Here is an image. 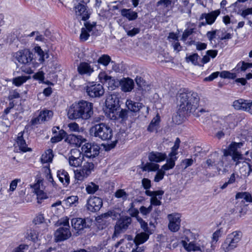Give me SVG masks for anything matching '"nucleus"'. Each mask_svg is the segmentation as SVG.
Masks as SVG:
<instances>
[{
  "instance_id": "1",
  "label": "nucleus",
  "mask_w": 252,
  "mask_h": 252,
  "mask_svg": "<svg viewBox=\"0 0 252 252\" xmlns=\"http://www.w3.org/2000/svg\"><path fill=\"white\" fill-rule=\"evenodd\" d=\"M178 99V113L180 115L193 113L198 107L199 97L198 94L194 92L184 91L179 94Z\"/></svg>"
},
{
  "instance_id": "2",
  "label": "nucleus",
  "mask_w": 252,
  "mask_h": 252,
  "mask_svg": "<svg viewBox=\"0 0 252 252\" xmlns=\"http://www.w3.org/2000/svg\"><path fill=\"white\" fill-rule=\"evenodd\" d=\"M91 136L103 141H108L113 137V130L108 125L101 123L93 126L90 129Z\"/></svg>"
},
{
  "instance_id": "3",
  "label": "nucleus",
  "mask_w": 252,
  "mask_h": 252,
  "mask_svg": "<svg viewBox=\"0 0 252 252\" xmlns=\"http://www.w3.org/2000/svg\"><path fill=\"white\" fill-rule=\"evenodd\" d=\"M242 233L240 231H234L227 235L221 249L224 252L230 251L236 248L241 240Z\"/></svg>"
},
{
  "instance_id": "4",
  "label": "nucleus",
  "mask_w": 252,
  "mask_h": 252,
  "mask_svg": "<svg viewBox=\"0 0 252 252\" xmlns=\"http://www.w3.org/2000/svg\"><path fill=\"white\" fill-rule=\"evenodd\" d=\"M243 145L242 142H233L228 147L227 150L223 152L224 156H231L232 159L236 162V165L239 163V160L243 159L242 155L238 151V149L241 148Z\"/></svg>"
},
{
  "instance_id": "5",
  "label": "nucleus",
  "mask_w": 252,
  "mask_h": 252,
  "mask_svg": "<svg viewBox=\"0 0 252 252\" xmlns=\"http://www.w3.org/2000/svg\"><path fill=\"white\" fill-rule=\"evenodd\" d=\"M131 221L132 220L130 217L122 216L120 217L115 226V231L112 238L114 239L121 233L124 232L130 225Z\"/></svg>"
},
{
  "instance_id": "6",
  "label": "nucleus",
  "mask_w": 252,
  "mask_h": 252,
  "mask_svg": "<svg viewBox=\"0 0 252 252\" xmlns=\"http://www.w3.org/2000/svg\"><path fill=\"white\" fill-rule=\"evenodd\" d=\"M82 151L85 157L88 158H94L99 154L100 147L95 143H87L82 147Z\"/></svg>"
},
{
  "instance_id": "7",
  "label": "nucleus",
  "mask_w": 252,
  "mask_h": 252,
  "mask_svg": "<svg viewBox=\"0 0 252 252\" xmlns=\"http://www.w3.org/2000/svg\"><path fill=\"white\" fill-rule=\"evenodd\" d=\"M87 94L91 97H100L104 93L102 85L94 82L89 83L86 87Z\"/></svg>"
},
{
  "instance_id": "8",
  "label": "nucleus",
  "mask_w": 252,
  "mask_h": 252,
  "mask_svg": "<svg viewBox=\"0 0 252 252\" xmlns=\"http://www.w3.org/2000/svg\"><path fill=\"white\" fill-rule=\"evenodd\" d=\"M103 205L102 200L96 196H91L87 200L86 207L88 211L94 213L98 211Z\"/></svg>"
},
{
  "instance_id": "9",
  "label": "nucleus",
  "mask_w": 252,
  "mask_h": 252,
  "mask_svg": "<svg viewBox=\"0 0 252 252\" xmlns=\"http://www.w3.org/2000/svg\"><path fill=\"white\" fill-rule=\"evenodd\" d=\"M73 228L77 231L82 230L85 228H89L92 223L91 219L87 218H73L71 221Z\"/></svg>"
},
{
  "instance_id": "10",
  "label": "nucleus",
  "mask_w": 252,
  "mask_h": 252,
  "mask_svg": "<svg viewBox=\"0 0 252 252\" xmlns=\"http://www.w3.org/2000/svg\"><path fill=\"white\" fill-rule=\"evenodd\" d=\"M33 56L32 53L29 50L24 49L16 53L14 57L19 63L28 65L32 60Z\"/></svg>"
},
{
  "instance_id": "11",
  "label": "nucleus",
  "mask_w": 252,
  "mask_h": 252,
  "mask_svg": "<svg viewBox=\"0 0 252 252\" xmlns=\"http://www.w3.org/2000/svg\"><path fill=\"white\" fill-rule=\"evenodd\" d=\"M234 108L238 110H243L252 114V100L239 99L233 103Z\"/></svg>"
},
{
  "instance_id": "12",
  "label": "nucleus",
  "mask_w": 252,
  "mask_h": 252,
  "mask_svg": "<svg viewBox=\"0 0 252 252\" xmlns=\"http://www.w3.org/2000/svg\"><path fill=\"white\" fill-rule=\"evenodd\" d=\"M75 103L81 113L84 114L87 119H89L93 114V104L85 100H81Z\"/></svg>"
},
{
  "instance_id": "13",
  "label": "nucleus",
  "mask_w": 252,
  "mask_h": 252,
  "mask_svg": "<svg viewBox=\"0 0 252 252\" xmlns=\"http://www.w3.org/2000/svg\"><path fill=\"white\" fill-rule=\"evenodd\" d=\"M119 95L113 94H109L105 100V105L107 108L113 112L120 107Z\"/></svg>"
},
{
  "instance_id": "14",
  "label": "nucleus",
  "mask_w": 252,
  "mask_h": 252,
  "mask_svg": "<svg viewBox=\"0 0 252 252\" xmlns=\"http://www.w3.org/2000/svg\"><path fill=\"white\" fill-rule=\"evenodd\" d=\"M83 3H84V0H80L75 6V12L78 19L86 21L89 19L90 13L87 9L86 4Z\"/></svg>"
},
{
  "instance_id": "15",
  "label": "nucleus",
  "mask_w": 252,
  "mask_h": 252,
  "mask_svg": "<svg viewBox=\"0 0 252 252\" xmlns=\"http://www.w3.org/2000/svg\"><path fill=\"white\" fill-rule=\"evenodd\" d=\"M169 220L168 228L173 232L177 231L180 227V216L179 214H173L168 215Z\"/></svg>"
},
{
  "instance_id": "16",
  "label": "nucleus",
  "mask_w": 252,
  "mask_h": 252,
  "mask_svg": "<svg viewBox=\"0 0 252 252\" xmlns=\"http://www.w3.org/2000/svg\"><path fill=\"white\" fill-rule=\"evenodd\" d=\"M182 246L188 252L191 251H203L204 247L201 246L198 244H196L194 241L190 242L189 239L186 237L184 240H182L181 242Z\"/></svg>"
},
{
  "instance_id": "17",
  "label": "nucleus",
  "mask_w": 252,
  "mask_h": 252,
  "mask_svg": "<svg viewBox=\"0 0 252 252\" xmlns=\"http://www.w3.org/2000/svg\"><path fill=\"white\" fill-rule=\"evenodd\" d=\"M77 104L74 103L69 107L67 116L69 119L75 120L77 119H82L83 120H87L84 114L81 113Z\"/></svg>"
},
{
  "instance_id": "18",
  "label": "nucleus",
  "mask_w": 252,
  "mask_h": 252,
  "mask_svg": "<svg viewBox=\"0 0 252 252\" xmlns=\"http://www.w3.org/2000/svg\"><path fill=\"white\" fill-rule=\"evenodd\" d=\"M71 233L68 227H59L55 233V237L57 241H62L69 238Z\"/></svg>"
},
{
  "instance_id": "19",
  "label": "nucleus",
  "mask_w": 252,
  "mask_h": 252,
  "mask_svg": "<svg viewBox=\"0 0 252 252\" xmlns=\"http://www.w3.org/2000/svg\"><path fill=\"white\" fill-rule=\"evenodd\" d=\"M77 71L79 74L81 75L90 76L94 70L90 63L86 62H82L78 66Z\"/></svg>"
},
{
  "instance_id": "20",
  "label": "nucleus",
  "mask_w": 252,
  "mask_h": 252,
  "mask_svg": "<svg viewBox=\"0 0 252 252\" xmlns=\"http://www.w3.org/2000/svg\"><path fill=\"white\" fill-rule=\"evenodd\" d=\"M220 13V11L219 9L213 11L208 13H203L200 17V20L205 19L208 25H212L215 22L216 18Z\"/></svg>"
},
{
  "instance_id": "21",
  "label": "nucleus",
  "mask_w": 252,
  "mask_h": 252,
  "mask_svg": "<svg viewBox=\"0 0 252 252\" xmlns=\"http://www.w3.org/2000/svg\"><path fill=\"white\" fill-rule=\"evenodd\" d=\"M167 157L165 153L158 152H151L148 155L149 160L151 162H154L156 163L160 162L164 160Z\"/></svg>"
},
{
  "instance_id": "22",
  "label": "nucleus",
  "mask_w": 252,
  "mask_h": 252,
  "mask_svg": "<svg viewBox=\"0 0 252 252\" xmlns=\"http://www.w3.org/2000/svg\"><path fill=\"white\" fill-rule=\"evenodd\" d=\"M234 118L232 116H228L223 119L221 123L220 128L225 133H229V130L234 126Z\"/></svg>"
},
{
  "instance_id": "23",
  "label": "nucleus",
  "mask_w": 252,
  "mask_h": 252,
  "mask_svg": "<svg viewBox=\"0 0 252 252\" xmlns=\"http://www.w3.org/2000/svg\"><path fill=\"white\" fill-rule=\"evenodd\" d=\"M85 140V139L81 135H76L74 134L67 135L65 139V141L70 144L75 145L77 147H80Z\"/></svg>"
},
{
  "instance_id": "24",
  "label": "nucleus",
  "mask_w": 252,
  "mask_h": 252,
  "mask_svg": "<svg viewBox=\"0 0 252 252\" xmlns=\"http://www.w3.org/2000/svg\"><path fill=\"white\" fill-rule=\"evenodd\" d=\"M24 131H21L18 133L17 138V144L19 149L23 152L31 151L32 149L27 147L25 140L23 138Z\"/></svg>"
},
{
  "instance_id": "25",
  "label": "nucleus",
  "mask_w": 252,
  "mask_h": 252,
  "mask_svg": "<svg viewBox=\"0 0 252 252\" xmlns=\"http://www.w3.org/2000/svg\"><path fill=\"white\" fill-rule=\"evenodd\" d=\"M57 177L59 181L64 187H67L70 183V177L67 171L61 169L57 172Z\"/></svg>"
},
{
  "instance_id": "26",
  "label": "nucleus",
  "mask_w": 252,
  "mask_h": 252,
  "mask_svg": "<svg viewBox=\"0 0 252 252\" xmlns=\"http://www.w3.org/2000/svg\"><path fill=\"white\" fill-rule=\"evenodd\" d=\"M142 103L135 102L131 99H127L126 102V105L129 111L136 113L140 111Z\"/></svg>"
},
{
  "instance_id": "27",
  "label": "nucleus",
  "mask_w": 252,
  "mask_h": 252,
  "mask_svg": "<svg viewBox=\"0 0 252 252\" xmlns=\"http://www.w3.org/2000/svg\"><path fill=\"white\" fill-rule=\"evenodd\" d=\"M120 84L122 91L125 92L131 91L134 87L133 81L129 78H127L122 81Z\"/></svg>"
},
{
  "instance_id": "28",
  "label": "nucleus",
  "mask_w": 252,
  "mask_h": 252,
  "mask_svg": "<svg viewBox=\"0 0 252 252\" xmlns=\"http://www.w3.org/2000/svg\"><path fill=\"white\" fill-rule=\"evenodd\" d=\"M160 122V116L158 114H157L155 117H154L150 124H149L147 130L150 132H153L157 130L158 126Z\"/></svg>"
},
{
  "instance_id": "29",
  "label": "nucleus",
  "mask_w": 252,
  "mask_h": 252,
  "mask_svg": "<svg viewBox=\"0 0 252 252\" xmlns=\"http://www.w3.org/2000/svg\"><path fill=\"white\" fill-rule=\"evenodd\" d=\"M121 14L126 17L129 20H134L137 18V13L131 11L130 9H123L121 10Z\"/></svg>"
},
{
  "instance_id": "30",
  "label": "nucleus",
  "mask_w": 252,
  "mask_h": 252,
  "mask_svg": "<svg viewBox=\"0 0 252 252\" xmlns=\"http://www.w3.org/2000/svg\"><path fill=\"white\" fill-rule=\"evenodd\" d=\"M51 207L52 211L57 215L61 214L63 210V207L62 205V201L60 200H58L55 203L52 204Z\"/></svg>"
},
{
  "instance_id": "31",
  "label": "nucleus",
  "mask_w": 252,
  "mask_h": 252,
  "mask_svg": "<svg viewBox=\"0 0 252 252\" xmlns=\"http://www.w3.org/2000/svg\"><path fill=\"white\" fill-rule=\"evenodd\" d=\"M53 158V151L51 149L47 150L45 153L43 154L41 158V162L43 163L50 162L52 161Z\"/></svg>"
},
{
  "instance_id": "32",
  "label": "nucleus",
  "mask_w": 252,
  "mask_h": 252,
  "mask_svg": "<svg viewBox=\"0 0 252 252\" xmlns=\"http://www.w3.org/2000/svg\"><path fill=\"white\" fill-rule=\"evenodd\" d=\"M152 233H149L147 232H141L137 234L135 237V241L137 243L142 244L146 242L149 238V235Z\"/></svg>"
},
{
  "instance_id": "33",
  "label": "nucleus",
  "mask_w": 252,
  "mask_h": 252,
  "mask_svg": "<svg viewBox=\"0 0 252 252\" xmlns=\"http://www.w3.org/2000/svg\"><path fill=\"white\" fill-rule=\"evenodd\" d=\"M86 175L89 176L94 169V164L92 162H85L81 168Z\"/></svg>"
},
{
  "instance_id": "34",
  "label": "nucleus",
  "mask_w": 252,
  "mask_h": 252,
  "mask_svg": "<svg viewBox=\"0 0 252 252\" xmlns=\"http://www.w3.org/2000/svg\"><path fill=\"white\" fill-rule=\"evenodd\" d=\"M159 165L158 164L153 163L152 162H147L142 167L143 171H156L159 169Z\"/></svg>"
},
{
  "instance_id": "35",
  "label": "nucleus",
  "mask_w": 252,
  "mask_h": 252,
  "mask_svg": "<svg viewBox=\"0 0 252 252\" xmlns=\"http://www.w3.org/2000/svg\"><path fill=\"white\" fill-rule=\"evenodd\" d=\"M39 115V119H41L42 122L47 121L52 118L53 113L51 110H43L40 111Z\"/></svg>"
},
{
  "instance_id": "36",
  "label": "nucleus",
  "mask_w": 252,
  "mask_h": 252,
  "mask_svg": "<svg viewBox=\"0 0 252 252\" xmlns=\"http://www.w3.org/2000/svg\"><path fill=\"white\" fill-rule=\"evenodd\" d=\"M105 84H107L109 90H113L118 87L120 83L111 76H109Z\"/></svg>"
},
{
  "instance_id": "37",
  "label": "nucleus",
  "mask_w": 252,
  "mask_h": 252,
  "mask_svg": "<svg viewBox=\"0 0 252 252\" xmlns=\"http://www.w3.org/2000/svg\"><path fill=\"white\" fill-rule=\"evenodd\" d=\"M34 51L37 54L39 57V61L41 62H43L45 61V58L49 57L48 54L47 53H44L41 49L40 46H35L34 48Z\"/></svg>"
},
{
  "instance_id": "38",
  "label": "nucleus",
  "mask_w": 252,
  "mask_h": 252,
  "mask_svg": "<svg viewBox=\"0 0 252 252\" xmlns=\"http://www.w3.org/2000/svg\"><path fill=\"white\" fill-rule=\"evenodd\" d=\"M99 189L98 185L93 182L88 183L86 185V190L89 194H94Z\"/></svg>"
},
{
  "instance_id": "39",
  "label": "nucleus",
  "mask_w": 252,
  "mask_h": 252,
  "mask_svg": "<svg viewBox=\"0 0 252 252\" xmlns=\"http://www.w3.org/2000/svg\"><path fill=\"white\" fill-rule=\"evenodd\" d=\"M66 134V133L64 130L63 129L60 130L57 135L51 138V141L54 143L60 142L65 137Z\"/></svg>"
},
{
  "instance_id": "40",
  "label": "nucleus",
  "mask_w": 252,
  "mask_h": 252,
  "mask_svg": "<svg viewBox=\"0 0 252 252\" xmlns=\"http://www.w3.org/2000/svg\"><path fill=\"white\" fill-rule=\"evenodd\" d=\"M68 163L70 166L73 167H78L80 166L83 162L82 158H73L68 157Z\"/></svg>"
},
{
  "instance_id": "41",
  "label": "nucleus",
  "mask_w": 252,
  "mask_h": 252,
  "mask_svg": "<svg viewBox=\"0 0 252 252\" xmlns=\"http://www.w3.org/2000/svg\"><path fill=\"white\" fill-rule=\"evenodd\" d=\"M236 199L243 198L247 202H252V197L251 194L247 192H238L235 195Z\"/></svg>"
},
{
  "instance_id": "42",
  "label": "nucleus",
  "mask_w": 252,
  "mask_h": 252,
  "mask_svg": "<svg viewBox=\"0 0 252 252\" xmlns=\"http://www.w3.org/2000/svg\"><path fill=\"white\" fill-rule=\"evenodd\" d=\"M28 79V77L27 76H18L13 79L12 83L16 86L19 87L26 82Z\"/></svg>"
},
{
  "instance_id": "43",
  "label": "nucleus",
  "mask_w": 252,
  "mask_h": 252,
  "mask_svg": "<svg viewBox=\"0 0 252 252\" xmlns=\"http://www.w3.org/2000/svg\"><path fill=\"white\" fill-rule=\"evenodd\" d=\"M137 221L139 222L141 228L143 229L144 232H147L149 233H153V230H152L148 227V223L143 220L141 218L137 217Z\"/></svg>"
},
{
  "instance_id": "44",
  "label": "nucleus",
  "mask_w": 252,
  "mask_h": 252,
  "mask_svg": "<svg viewBox=\"0 0 252 252\" xmlns=\"http://www.w3.org/2000/svg\"><path fill=\"white\" fill-rule=\"evenodd\" d=\"M115 196L117 198H121L123 201L127 199L128 194L123 189H118L115 193Z\"/></svg>"
},
{
  "instance_id": "45",
  "label": "nucleus",
  "mask_w": 252,
  "mask_h": 252,
  "mask_svg": "<svg viewBox=\"0 0 252 252\" xmlns=\"http://www.w3.org/2000/svg\"><path fill=\"white\" fill-rule=\"evenodd\" d=\"M34 192L37 196V203L39 204L41 203L43 199L47 198V194L42 190L39 189H35Z\"/></svg>"
},
{
  "instance_id": "46",
  "label": "nucleus",
  "mask_w": 252,
  "mask_h": 252,
  "mask_svg": "<svg viewBox=\"0 0 252 252\" xmlns=\"http://www.w3.org/2000/svg\"><path fill=\"white\" fill-rule=\"evenodd\" d=\"M84 156V153H82L80 150L77 149H72L69 154V157L75 158H82V159H83Z\"/></svg>"
},
{
  "instance_id": "47",
  "label": "nucleus",
  "mask_w": 252,
  "mask_h": 252,
  "mask_svg": "<svg viewBox=\"0 0 252 252\" xmlns=\"http://www.w3.org/2000/svg\"><path fill=\"white\" fill-rule=\"evenodd\" d=\"M111 59L109 56L103 55L97 60V63L106 66L110 62Z\"/></svg>"
},
{
  "instance_id": "48",
  "label": "nucleus",
  "mask_w": 252,
  "mask_h": 252,
  "mask_svg": "<svg viewBox=\"0 0 252 252\" xmlns=\"http://www.w3.org/2000/svg\"><path fill=\"white\" fill-rule=\"evenodd\" d=\"M74 177L76 180L82 181L88 176L86 175L84 171L81 169L74 171Z\"/></svg>"
},
{
  "instance_id": "49",
  "label": "nucleus",
  "mask_w": 252,
  "mask_h": 252,
  "mask_svg": "<svg viewBox=\"0 0 252 252\" xmlns=\"http://www.w3.org/2000/svg\"><path fill=\"white\" fill-rule=\"evenodd\" d=\"M78 200L77 196H70L68 197L65 200V203L67 206L71 207L73 205L76 206V204Z\"/></svg>"
},
{
  "instance_id": "50",
  "label": "nucleus",
  "mask_w": 252,
  "mask_h": 252,
  "mask_svg": "<svg viewBox=\"0 0 252 252\" xmlns=\"http://www.w3.org/2000/svg\"><path fill=\"white\" fill-rule=\"evenodd\" d=\"M175 164V162L172 159H168L167 163L162 165L161 168L164 171L172 169Z\"/></svg>"
},
{
  "instance_id": "51",
  "label": "nucleus",
  "mask_w": 252,
  "mask_h": 252,
  "mask_svg": "<svg viewBox=\"0 0 252 252\" xmlns=\"http://www.w3.org/2000/svg\"><path fill=\"white\" fill-rule=\"evenodd\" d=\"M199 58V56L197 54L194 53L191 55L189 56L186 58V61L187 62H191L192 64L194 65H198V59Z\"/></svg>"
},
{
  "instance_id": "52",
  "label": "nucleus",
  "mask_w": 252,
  "mask_h": 252,
  "mask_svg": "<svg viewBox=\"0 0 252 252\" xmlns=\"http://www.w3.org/2000/svg\"><path fill=\"white\" fill-rule=\"evenodd\" d=\"M120 216V214L119 213H116L114 211H108V212L102 215V218H107L108 217H111L113 220H115Z\"/></svg>"
},
{
  "instance_id": "53",
  "label": "nucleus",
  "mask_w": 252,
  "mask_h": 252,
  "mask_svg": "<svg viewBox=\"0 0 252 252\" xmlns=\"http://www.w3.org/2000/svg\"><path fill=\"white\" fill-rule=\"evenodd\" d=\"M164 175L165 172L161 168L158 170L154 178V181L155 182H159L163 179Z\"/></svg>"
},
{
  "instance_id": "54",
  "label": "nucleus",
  "mask_w": 252,
  "mask_h": 252,
  "mask_svg": "<svg viewBox=\"0 0 252 252\" xmlns=\"http://www.w3.org/2000/svg\"><path fill=\"white\" fill-rule=\"evenodd\" d=\"M58 223L60 225H63L60 227H68V229L70 228L69 224V218L67 217H63L58 220Z\"/></svg>"
},
{
  "instance_id": "55",
  "label": "nucleus",
  "mask_w": 252,
  "mask_h": 252,
  "mask_svg": "<svg viewBox=\"0 0 252 252\" xmlns=\"http://www.w3.org/2000/svg\"><path fill=\"white\" fill-rule=\"evenodd\" d=\"M193 163V160L192 158H186L182 160L181 165L184 169H186L188 167L192 165Z\"/></svg>"
},
{
  "instance_id": "56",
  "label": "nucleus",
  "mask_w": 252,
  "mask_h": 252,
  "mask_svg": "<svg viewBox=\"0 0 252 252\" xmlns=\"http://www.w3.org/2000/svg\"><path fill=\"white\" fill-rule=\"evenodd\" d=\"M20 182L21 180L20 179H15L12 180L10 184L9 189L8 191L10 192L15 191L17 187L18 183Z\"/></svg>"
},
{
  "instance_id": "57",
  "label": "nucleus",
  "mask_w": 252,
  "mask_h": 252,
  "mask_svg": "<svg viewBox=\"0 0 252 252\" xmlns=\"http://www.w3.org/2000/svg\"><path fill=\"white\" fill-rule=\"evenodd\" d=\"M89 31L86 30V28H82L81 29V32L80 35V38L82 41H86L88 39L90 36Z\"/></svg>"
},
{
  "instance_id": "58",
  "label": "nucleus",
  "mask_w": 252,
  "mask_h": 252,
  "mask_svg": "<svg viewBox=\"0 0 252 252\" xmlns=\"http://www.w3.org/2000/svg\"><path fill=\"white\" fill-rule=\"evenodd\" d=\"M223 233V230L220 228L217 230L213 234L212 240L213 242H217L219 238L222 235Z\"/></svg>"
},
{
  "instance_id": "59",
  "label": "nucleus",
  "mask_w": 252,
  "mask_h": 252,
  "mask_svg": "<svg viewBox=\"0 0 252 252\" xmlns=\"http://www.w3.org/2000/svg\"><path fill=\"white\" fill-rule=\"evenodd\" d=\"M194 32V28H190L185 30L182 35V40L186 41L187 38Z\"/></svg>"
},
{
  "instance_id": "60",
  "label": "nucleus",
  "mask_w": 252,
  "mask_h": 252,
  "mask_svg": "<svg viewBox=\"0 0 252 252\" xmlns=\"http://www.w3.org/2000/svg\"><path fill=\"white\" fill-rule=\"evenodd\" d=\"M141 108H140V111H139L138 112L140 113V115L146 118L149 114V108L148 106H145L142 103L141 104Z\"/></svg>"
},
{
  "instance_id": "61",
  "label": "nucleus",
  "mask_w": 252,
  "mask_h": 252,
  "mask_svg": "<svg viewBox=\"0 0 252 252\" xmlns=\"http://www.w3.org/2000/svg\"><path fill=\"white\" fill-rule=\"evenodd\" d=\"M129 113V111L128 110L122 109L119 112V117L122 119V120H126L128 118Z\"/></svg>"
},
{
  "instance_id": "62",
  "label": "nucleus",
  "mask_w": 252,
  "mask_h": 252,
  "mask_svg": "<svg viewBox=\"0 0 252 252\" xmlns=\"http://www.w3.org/2000/svg\"><path fill=\"white\" fill-rule=\"evenodd\" d=\"M240 15L244 18L249 20L248 16L252 15V7L248 8L242 11Z\"/></svg>"
},
{
  "instance_id": "63",
  "label": "nucleus",
  "mask_w": 252,
  "mask_h": 252,
  "mask_svg": "<svg viewBox=\"0 0 252 252\" xmlns=\"http://www.w3.org/2000/svg\"><path fill=\"white\" fill-rule=\"evenodd\" d=\"M44 220V217L43 214L40 213L33 220V222L35 224H40L43 222Z\"/></svg>"
},
{
  "instance_id": "64",
  "label": "nucleus",
  "mask_w": 252,
  "mask_h": 252,
  "mask_svg": "<svg viewBox=\"0 0 252 252\" xmlns=\"http://www.w3.org/2000/svg\"><path fill=\"white\" fill-rule=\"evenodd\" d=\"M142 186L145 189H149L151 187V181L147 178H144L142 180Z\"/></svg>"
}]
</instances>
